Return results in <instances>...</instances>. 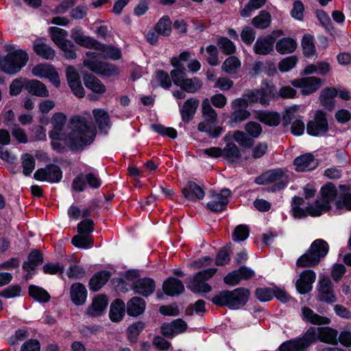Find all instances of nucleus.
Wrapping results in <instances>:
<instances>
[{
  "label": "nucleus",
  "mask_w": 351,
  "mask_h": 351,
  "mask_svg": "<svg viewBox=\"0 0 351 351\" xmlns=\"http://www.w3.org/2000/svg\"><path fill=\"white\" fill-rule=\"evenodd\" d=\"M8 54L0 59V69L8 74H15L19 72L27 64L29 56L22 49H15L11 45L5 46Z\"/></svg>",
  "instance_id": "f03ea898"
},
{
  "label": "nucleus",
  "mask_w": 351,
  "mask_h": 351,
  "mask_svg": "<svg viewBox=\"0 0 351 351\" xmlns=\"http://www.w3.org/2000/svg\"><path fill=\"white\" fill-rule=\"evenodd\" d=\"M93 114L99 129L106 132V130L110 128L108 113L103 109H94Z\"/></svg>",
  "instance_id": "a19ab883"
},
{
  "label": "nucleus",
  "mask_w": 351,
  "mask_h": 351,
  "mask_svg": "<svg viewBox=\"0 0 351 351\" xmlns=\"http://www.w3.org/2000/svg\"><path fill=\"white\" fill-rule=\"evenodd\" d=\"M83 80L86 87L93 92L97 94L105 93L106 86L96 76L92 74H84Z\"/></svg>",
  "instance_id": "473e14b6"
},
{
  "label": "nucleus",
  "mask_w": 351,
  "mask_h": 351,
  "mask_svg": "<svg viewBox=\"0 0 351 351\" xmlns=\"http://www.w3.org/2000/svg\"><path fill=\"white\" fill-rule=\"evenodd\" d=\"M93 229L94 222L90 219H84L77 225L78 234L89 235L93 231Z\"/></svg>",
  "instance_id": "69168bd1"
},
{
  "label": "nucleus",
  "mask_w": 351,
  "mask_h": 351,
  "mask_svg": "<svg viewBox=\"0 0 351 351\" xmlns=\"http://www.w3.org/2000/svg\"><path fill=\"white\" fill-rule=\"evenodd\" d=\"M303 53L306 56H311L315 52V47L313 42V38L309 34L304 36L302 41Z\"/></svg>",
  "instance_id": "bf43d9fd"
},
{
  "label": "nucleus",
  "mask_w": 351,
  "mask_h": 351,
  "mask_svg": "<svg viewBox=\"0 0 351 351\" xmlns=\"http://www.w3.org/2000/svg\"><path fill=\"white\" fill-rule=\"evenodd\" d=\"M302 311L303 319L313 324L325 325L328 324L330 322L329 318L314 313L313 311L308 307H303Z\"/></svg>",
  "instance_id": "f704fd0d"
},
{
  "label": "nucleus",
  "mask_w": 351,
  "mask_h": 351,
  "mask_svg": "<svg viewBox=\"0 0 351 351\" xmlns=\"http://www.w3.org/2000/svg\"><path fill=\"white\" fill-rule=\"evenodd\" d=\"M302 311L303 319L313 324L325 325L328 324L330 322L329 318L314 313L313 311L308 307H303Z\"/></svg>",
  "instance_id": "72a5a7b5"
},
{
  "label": "nucleus",
  "mask_w": 351,
  "mask_h": 351,
  "mask_svg": "<svg viewBox=\"0 0 351 351\" xmlns=\"http://www.w3.org/2000/svg\"><path fill=\"white\" fill-rule=\"evenodd\" d=\"M338 94V91L335 88H325L323 89L319 97V100L322 106L331 112L335 107V97Z\"/></svg>",
  "instance_id": "4be33fe9"
},
{
  "label": "nucleus",
  "mask_w": 351,
  "mask_h": 351,
  "mask_svg": "<svg viewBox=\"0 0 351 351\" xmlns=\"http://www.w3.org/2000/svg\"><path fill=\"white\" fill-rule=\"evenodd\" d=\"M187 329V324L181 319H177L169 323H164L161 326L162 334L168 338L185 332Z\"/></svg>",
  "instance_id": "dca6fc26"
},
{
  "label": "nucleus",
  "mask_w": 351,
  "mask_h": 351,
  "mask_svg": "<svg viewBox=\"0 0 351 351\" xmlns=\"http://www.w3.org/2000/svg\"><path fill=\"white\" fill-rule=\"evenodd\" d=\"M43 262L42 253L38 250H32L28 255L27 261L23 264V269L27 272L34 271Z\"/></svg>",
  "instance_id": "2f4dec72"
},
{
  "label": "nucleus",
  "mask_w": 351,
  "mask_h": 351,
  "mask_svg": "<svg viewBox=\"0 0 351 351\" xmlns=\"http://www.w3.org/2000/svg\"><path fill=\"white\" fill-rule=\"evenodd\" d=\"M155 282L150 278H144L135 280L132 286V289L137 294L147 297L154 293Z\"/></svg>",
  "instance_id": "6ab92c4d"
},
{
  "label": "nucleus",
  "mask_w": 351,
  "mask_h": 351,
  "mask_svg": "<svg viewBox=\"0 0 351 351\" xmlns=\"http://www.w3.org/2000/svg\"><path fill=\"white\" fill-rule=\"evenodd\" d=\"M33 50L37 56L45 60H53L56 56L55 50L42 40H37L34 43Z\"/></svg>",
  "instance_id": "7c9ffc66"
},
{
  "label": "nucleus",
  "mask_w": 351,
  "mask_h": 351,
  "mask_svg": "<svg viewBox=\"0 0 351 351\" xmlns=\"http://www.w3.org/2000/svg\"><path fill=\"white\" fill-rule=\"evenodd\" d=\"M145 328V323L139 321L136 323H134L132 324L129 328H128V337L129 340L134 343L137 340V337L139 335L140 332L144 329Z\"/></svg>",
  "instance_id": "6e6d98bb"
},
{
  "label": "nucleus",
  "mask_w": 351,
  "mask_h": 351,
  "mask_svg": "<svg viewBox=\"0 0 351 351\" xmlns=\"http://www.w3.org/2000/svg\"><path fill=\"white\" fill-rule=\"evenodd\" d=\"M191 56V53L189 51L182 52L178 57H173L171 59V64L174 67L173 70H171L170 74L172 75L174 71L183 70V71H186V68L184 64L182 63V61H187Z\"/></svg>",
  "instance_id": "3c124183"
},
{
  "label": "nucleus",
  "mask_w": 351,
  "mask_h": 351,
  "mask_svg": "<svg viewBox=\"0 0 351 351\" xmlns=\"http://www.w3.org/2000/svg\"><path fill=\"white\" fill-rule=\"evenodd\" d=\"M231 192L228 189H223L220 193H212L213 200L207 204V207L213 212H221L226 208L228 204V197Z\"/></svg>",
  "instance_id": "4468645a"
},
{
  "label": "nucleus",
  "mask_w": 351,
  "mask_h": 351,
  "mask_svg": "<svg viewBox=\"0 0 351 351\" xmlns=\"http://www.w3.org/2000/svg\"><path fill=\"white\" fill-rule=\"evenodd\" d=\"M337 195V190L335 184L328 182L320 190L314 204H308L306 210L308 215L313 217L320 216L323 213L331 209L330 203L335 200Z\"/></svg>",
  "instance_id": "7ed1b4c3"
},
{
  "label": "nucleus",
  "mask_w": 351,
  "mask_h": 351,
  "mask_svg": "<svg viewBox=\"0 0 351 351\" xmlns=\"http://www.w3.org/2000/svg\"><path fill=\"white\" fill-rule=\"evenodd\" d=\"M254 182L260 185L276 183L271 189L272 191H280L288 183L287 175L281 169L267 171L255 178Z\"/></svg>",
  "instance_id": "423d86ee"
},
{
  "label": "nucleus",
  "mask_w": 351,
  "mask_h": 351,
  "mask_svg": "<svg viewBox=\"0 0 351 351\" xmlns=\"http://www.w3.org/2000/svg\"><path fill=\"white\" fill-rule=\"evenodd\" d=\"M216 271L217 269L215 268H210L199 271L193 278L189 280L187 288L195 293L210 291L211 287L205 281L211 278Z\"/></svg>",
  "instance_id": "6e6552de"
},
{
  "label": "nucleus",
  "mask_w": 351,
  "mask_h": 351,
  "mask_svg": "<svg viewBox=\"0 0 351 351\" xmlns=\"http://www.w3.org/2000/svg\"><path fill=\"white\" fill-rule=\"evenodd\" d=\"M199 104V101L196 98H190L184 103L180 110L184 122L188 123L193 118Z\"/></svg>",
  "instance_id": "393cba45"
},
{
  "label": "nucleus",
  "mask_w": 351,
  "mask_h": 351,
  "mask_svg": "<svg viewBox=\"0 0 351 351\" xmlns=\"http://www.w3.org/2000/svg\"><path fill=\"white\" fill-rule=\"evenodd\" d=\"M256 297L261 302L271 300L274 297V290L271 288H258L255 291Z\"/></svg>",
  "instance_id": "680f3d73"
},
{
  "label": "nucleus",
  "mask_w": 351,
  "mask_h": 351,
  "mask_svg": "<svg viewBox=\"0 0 351 351\" xmlns=\"http://www.w3.org/2000/svg\"><path fill=\"white\" fill-rule=\"evenodd\" d=\"M233 138L242 147L250 148L254 144V140L250 138L245 132L242 131H235L233 134Z\"/></svg>",
  "instance_id": "13d9d810"
},
{
  "label": "nucleus",
  "mask_w": 351,
  "mask_h": 351,
  "mask_svg": "<svg viewBox=\"0 0 351 351\" xmlns=\"http://www.w3.org/2000/svg\"><path fill=\"white\" fill-rule=\"evenodd\" d=\"M71 298L76 305L83 304L87 297V291L82 283L76 282L71 285L70 289Z\"/></svg>",
  "instance_id": "c85d7f7f"
},
{
  "label": "nucleus",
  "mask_w": 351,
  "mask_h": 351,
  "mask_svg": "<svg viewBox=\"0 0 351 351\" xmlns=\"http://www.w3.org/2000/svg\"><path fill=\"white\" fill-rule=\"evenodd\" d=\"M217 44L221 51L226 55L233 54L236 51V47L234 44L226 37L218 38Z\"/></svg>",
  "instance_id": "864d4df0"
},
{
  "label": "nucleus",
  "mask_w": 351,
  "mask_h": 351,
  "mask_svg": "<svg viewBox=\"0 0 351 351\" xmlns=\"http://www.w3.org/2000/svg\"><path fill=\"white\" fill-rule=\"evenodd\" d=\"M250 112L245 109L234 110L230 116V120L234 123H240L247 119Z\"/></svg>",
  "instance_id": "338daca9"
},
{
  "label": "nucleus",
  "mask_w": 351,
  "mask_h": 351,
  "mask_svg": "<svg viewBox=\"0 0 351 351\" xmlns=\"http://www.w3.org/2000/svg\"><path fill=\"white\" fill-rule=\"evenodd\" d=\"M318 298L320 301L326 303L336 302V297L333 290V285L328 277L323 276L318 282Z\"/></svg>",
  "instance_id": "f8f14e48"
},
{
  "label": "nucleus",
  "mask_w": 351,
  "mask_h": 351,
  "mask_svg": "<svg viewBox=\"0 0 351 351\" xmlns=\"http://www.w3.org/2000/svg\"><path fill=\"white\" fill-rule=\"evenodd\" d=\"M271 20L270 14L265 10H262L252 19V23L258 29H265L269 26Z\"/></svg>",
  "instance_id": "49530a36"
},
{
  "label": "nucleus",
  "mask_w": 351,
  "mask_h": 351,
  "mask_svg": "<svg viewBox=\"0 0 351 351\" xmlns=\"http://www.w3.org/2000/svg\"><path fill=\"white\" fill-rule=\"evenodd\" d=\"M108 304V298L104 295H99L96 296L91 306L87 309V314L91 317H97L100 315L107 307Z\"/></svg>",
  "instance_id": "cd10ccee"
},
{
  "label": "nucleus",
  "mask_w": 351,
  "mask_h": 351,
  "mask_svg": "<svg viewBox=\"0 0 351 351\" xmlns=\"http://www.w3.org/2000/svg\"><path fill=\"white\" fill-rule=\"evenodd\" d=\"M23 173L25 176H29L35 168V159L29 154H25L21 157Z\"/></svg>",
  "instance_id": "5fc2aeb1"
},
{
  "label": "nucleus",
  "mask_w": 351,
  "mask_h": 351,
  "mask_svg": "<svg viewBox=\"0 0 351 351\" xmlns=\"http://www.w3.org/2000/svg\"><path fill=\"white\" fill-rule=\"evenodd\" d=\"M250 295L247 289L237 288L233 291H223L212 298V302L218 306H226L231 309H238L244 306Z\"/></svg>",
  "instance_id": "20e7f679"
},
{
  "label": "nucleus",
  "mask_w": 351,
  "mask_h": 351,
  "mask_svg": "<svg viewBox=\"0 0 351 351\" xmlns=\"http://www.w3.org/2000/svg\"><path fill=\"white\" fill-rule=\"evenodd\" d=\"M241 66V61L236 56L228 58L222 64L221 69L228 74H236Z\"/></svg>",
  "instance_id": "c03bdc74"
},
{
  "label": "nucleus",
  "mask_w": 351,
  "mask_h": 351,
  "mask_svg": "<svg viewBox=\"0 0 351 351\" xmlns=\"http://www.w3.org/2000/svg\"><path fill=\"white\" fill-rule=\"evenodd\" d=\"M316 274L313 270L303 271L295 282L298 291L301 294L308 293L312 289V285L315 281Z\"/></svg>",
  "instance_id": "2eb2a0df"
},
{
  "label": "nucleus",
  "mask_w": 351,
  "mask_h": 351,
  "mask_svg": "<svg viewBox=\"0 0 351 351\" xmlns=\"http://www.w3.org/2000/svg\"><path fill=\"white\" fill-rule=\"evenodd\" d=\"M280 351H305L306 348L300 339H295L287 341L279 347Z\"/></svg>",
  "instance_id": "09e8293b"
},
{
  "label": "nucleus",
  "mask_w": 351,
  "mask_h": 351,
  "mask_svg": "<svg viewBox=\"0 0 351 351\" xmlns=\"http://www.w3.org/2000/svg\"><path fill=\"white\" fill-rule=\"evenodd\" d=\"M256 119L269 126H277L280 123V116L278 112L259 110L254 114Z\"/></svg>",
  "instance_id": "c756f323"
},
{
  "label": "nucleus",
  "mask_w": 351,
  "mask_h": 351,
  "mask_svg": "<svg viewBox=\"0 0 351 351\" xmlns=\"http://www.w3.org/2000/svg\"><path fill=\"white\" fill-rule=\"evenodd\" d=\"M322 82L317 77H305L293 80L291 84L300 88L302 93L308 95L316 92L322 86Z\"/></svg>",
  "instance_id": "9b49d317"
},
{
  "label": "nucleus",
  "mask_w": 351,
  "mask_h": 351,
  "mask_svg": "<svg viewBox=\"0 0 351 351\" xmlns=\"http://www.w3.org/2000/svg\"><path fill=\"white\" fill-rule=\"evenodd\" d=\"M162 290L167 295L174 296L182 293L184 286L180 280L170 277L163 282Z\"/></svg>",
  "instance_id": "5701e85b"
},
{
  "label": "nucleus",
  "mask_w": 351,
  "mask_h": 351,
  "mask_svg": "<svg viewBox=\"0 0 351 351\" xmlns=\"http://www.w3.org/2000/svg\"><path fill=\"white\" fill-rule=\"evenodd\" d=\"M125 305L123 301L115 300L110 306L109 316L112 322H119L124 316Z\"/></svg>",
  "instance_id": "58836bf2"
},
{
  "label": "nucleus",
  "mask_w": 351,
  "mask_h": 351,
  "mask_svg": "<svg viewBox=\"0 0 351 351\" xmlns=\"http://www.w3.org/2000/svg\"><path fill=\"white\" fill-rule=\"evenodd\" d=\"M206 51L208 53L206 58L208 62L212 66L217 65L219 64L217 48L215 45H210L206 47Z\"/></svg>",
  "instance_id": "774afa93"
},
{
  "label": "nucleus",
  "mask_w": 351,
  "mask_h": 351,
  "mask_svg": "<svg viewBox=\"0 0 351 351\" xmlns=\"http://www.w3.org/2000/svg\"><path fill=\"white\" fill-rule=\"evenodd\" d=\"M296 47V42L291 38H282L276 45V51L281 54L292 53Z\"/></svg>",
  "instance_id": "37998d69"
},
{
  "label": "nucleus",
  "mask_w": 351,
  "mask_h": 351,
  "mask_svg": "<svg viewBox=\"0 0 351 351\" xmlns=\"http://www.w3.org/2000/svg\"><path fill=\"white\" fill-rule=\"evenodd\" d=\"M110 273L106 271L97 272L90 279L89 287L93 291H99L109 280Z\"/></svg>",
  "instance_id": "e433bc0d"
},
{
  "label": "nucleus",
  "mask_w": 351,
  "mask_h": 351,
  "mask_svg": "<svg viewBox=\"0 0 351 351\" xmlns=\"http://www.w3.org/2000/svg\"><path fill=\"white\" fill-rule=\"evenodd\" d=\"M71 38L75 43L86 48H93L97 45V41L94 38L84 36L80 29H73L71 31Z\"/></svg>",
  "instance_id": "4c0bfd02"
},
{
  "label": "nucleus",
  "mask_w": 351,
  "mask_h": 351,
  "mask_svg": "<svg viewBox=\"0 0 351 351\" xmlns=\"http://www.w3.org/2000/svg\"><path fill=\"white\" fill-rule=\"evenodd\" d=\"M71 243L77 247L90 248L93 241L90 235L77 234L72 238Z\"/></svg>",
  "instance_id": "8fccbe9b"
},
{
  "label": "nucleus",
  "mask_w": 351,
  "mask_h": 351,
  "mask_svg": "<svg viewBox=\"0 0 351 351\" xmlns=\"http://www.w3.org/2000/svg\"><path fill=\"white\" fill-rule=\"evenodd\" d=\"M202 113L203 121L198 124L199 131L207 130L206 128L209 125H214L218 121V114L216 110L210 104L209 99L205 98L202 103Z\"/></svg>",
  "instance_id": "9d476101"
},
{
  "label": "nucleus",
  "mask_w": 351,
  "mask_h": 351,
  "mask_svg": "<svg viewBox=\"0 0 351 351\" xmlns=\"http://www.w3.org/2000/svg\"><path fill=\"white\" fill-rule=\"evenodd\" d=\"M34 176L38 180L58 182L62 178V171L58 166L51 165L44 169H38Z\"/></svg>",
  "instance_id": "ddd939ff"
},
{
  "label": "nucleus",
  "mask_w": 351,
  "mask_h": 351,
  "mask_svg": "<svg viewBox=\"0 0 351 351\" xmlns=\"http://www.w3.org/2000/svg\"><path fill=\"white\" fill-rule=\"evenodd\" d=\"M90 119V117L88 119L81 115L71 117L69 121L70 132L66 134L62 130L66 117L62 112H56L51 117L52 130L49 136L53 139L64 141L73 151H82L94 141L97 134L96 128L91 125Z\"/></svg>",
  "instance_id": "f257e3e1"
},
{
  "label": "nucleus",
  "mask_w": 351,
  "mask_h": 351,
  "mask_svg": "<svg viewBox=\"0 0 351 351\" xmlns=\"http://www.w3.org/2000/svg\"><path fill=\"white\" fill-rule=\"evenodd\" d=\"M276 38L272 35L258 38L254 45V51L256 54L265 56L274 50Z\"/></svg>",
  "instance_id": "f3484780"
},
{
  "label": "nucleus",
  "mask_w": 351,
  "mask_h": 351,
  "mask_svg": "<svg viewBox=\"0 0 351 351\" xmlns=\"http://www.w3.org/2000/svg\"><path fill=\"white\" fill-rule=\"evenodd\" d=\"M230 138L231 136L230 134H227L223 138V140L227 143L224 148L222 149V157H223L229 162L233 163L241 158V153L235 143L229 142Z\"/></svg>",
  "instance_id": "aec40b11"
},
{
  "label": "nucleus",
  "mask_w": 351,
  "mask_h": 351,
  "mask_svg": "<svg viewBox=\"0 0 351 351\" xmlns=\"http://www.w3.org/2000/svg\"><path fill=\"white\" fill-rule=\"evenodd\" d=\"M171 77L176 86H180L182 90L189 93L198 92L203 86V82L199 77L189 78L186 71H183V70L174 71Z\"/></svg>",
  "instance_id": "0eeeda50"
},
{
  "label": "nucleus",
  "mask_w": 351,
  "mask_h": 351,
  "mask_svg": "<svg viewBox=\"0 0 351 351\" xmlns=\"http://www.w3.org/2000/svg\"><path fill=\"white\" fill-rule=\"evenodd\" d=\"M297 171H306L315 169L317 162L312 154L306 153L300 156L297 157L293 162Z\"/></svg>",
  "instance_id": "412c9836"
},
{
  "label": "nucleus",
  "mask_w": 351,
  "mask_h": 351,
  "mask_svg": "<svg viewBox=\"0 0 351 351\" xmlns=\"http://www.w3.org/2000/svg\"><path fill=\"white\" fill-rule=\"evenodd\" d=\"M271 91L267 93L264 90H247L243 95L247 100V103H256L259 101L263 106L269 105V100L274 97Z\"/></svg>",
  "instance_id": "a211bd4d"
},
{
  "label": "nucleus",
  "mask_w": 351,
  "mask_h": 351,
  "mask_svg": "<svg viewBox=\"0 0 351 351\" xmlns=\"http://www.w3.org/2000/svg\"><path fill=\"white\" fill-rule=\"evenodd\" d=\"M152 128L155 132L162 136H167L172 138H175L177 136V132L173 128H166L160 124H153Z\"/></svg>",
  "instance_id": "e2e57ef3"
},
{
  "label": "nucleus",
  "mask_w": 351,
  "mask_h": 351,
  "mask_svg": "<svg viewBox=\"0 0 351 351\" xmlns=\"http://www.w3.org/2000/svg\"><path fill=\"white\" fill-rule=\"evenodd\" d=\"M250 230L245 225H239L232 233V239L235 241H242L245 240L249 236Z\"/></svg>",
  "instance_id": "052dcab7"
},
{
  "label": "nucleus",
  "mask_w": 351,
  "mask_h": 351,
  "mask_svg": "<svg viewBox=\"0 0 351 351\" xmlns=\"http://www.w3.org/2000/svg\"><path fill=\"white\" fill-rule=\"evenodd\" d=\"M25 88L29 93L37 97H47L49 95L46 86L37 80H25Z\"/></svg>",
  "instance_id": "b1692460"
},
{
  "label": "nucleus",
  "mask_w": 351,
  "mask_h": 351,
  "mask_svg": "<svg viewBox=\"0 0 351 351\" xmlns=\"http://www.w3.org/2000/svg\"><path fill=\"white\" fill-rule=\"evenodd\" d=\"M302 311L303 319L313 324L325 325L328 324L330 322L329 318L314 313L313 311L308 307H303Z\"/></svg>",
  "instance_id": "c9c22d12"
},
{
  "label": "nucleus",
  "mask_w": 351,
  "mask_h": 351,
  "mask_svg": "<svg viewBox=\"0 0 351 351\" xmlns=\"http://www.w3.org/2000/svg\"><path fill=\"white\" fill-rule=\"evenodd\" d=\"M183 196L188 200L196 201L204 197V191L201 186L194 182H189L182 190Z\"/></svg>",
  "instance_id": "a878e982"
},
{
  "label": "nucleus",
  "mask_w": 351,
  "mask_h": 351,
  "mask_svg": "<svg viewBox=\"0 0 351 351\" xmlns=\"http://www.w3.org/2000/svg\"><path fill=\"white\" fill-rule=\"evenodd\" d=\"M93 48L101 51L100 55L105 58L119 60L121 58V51L112 45H104L97 42V45H95Z\"/></svg>",
  "instance_id": "ea45409f"
},
{
  "label": "nucleus",
  "mask_w": 351,
  "mask_h": 351,
  "mask_svg": "<svg viewBox=\"0 0 351 351\" xmlns=\"http://www.w3.org/2000/svg\"><path fill=\"white\" fill-rule=\"evenodd\" d=\"M145 306V301L141 298L135 296L128 302L126 311L130 316L137 317L144 313Z\"/></svg>",
  "instance_id": "bb28decb"
},
{
  "label": "nucleus",
  "mask_w": 351,
  "mask_h": 351,
  "mask_svg": "<svg viewBox=\"0 0 351 351\" xmlns=\"http://www.w3.org/2000/svg\"><path fill=\"white\" fill-rule=\"evenodd\" d=\"M51 38L53 43L58 47L68 40L66 39L68 34L67 32L63 29L57 27H52L49 29Z\"/></svg>",
  "instance_id": "603ef678"
},
{
  "label": "nucleus",
  "mask_w": 351,
  "mask_h": 351,
  "mask_svg": "<svg viewBox=\"0 0 351 351\" xmlns=\"http://www.w3.org/2000/svg\"><path fill=\"white\" fill-rule=\"evenodd\" d=\"M297 61L298 59L295 56L284 58L279 62L278 69L282 72L288 71L295 66Z\"/></svg>",
  "instance_id": "0e129e2a"
},
{
  "label": "nucleus",
  "mask_w": 351,
  "mask_h": 351,
  "mask_svg": "<svg viewBox=\"0 0 351 351\" xmlns=\"http://www.w3.org/2000/svg\"><path fill=\"white\" fill-rule=\"evenodd\" d=\"M155 31L163 36H168L171 32V21L168 16H162L155 25Z\"/></svg>",
  "instance_id": "de8ad7c7"
},
{
  "label": "nucleus",
  "mask_w": 351,
  "mask_h": 351,
  "mask_svg": "<svg viewBox=\"0 0 351 351\" xmlns=\"http://www.w3.org/2000/svg\"><path fill=\"white\" fill-rule=\"evenodd\" d=\"M338 332L329 327L318 328V339L324 343L337 344Z\"/></svg>",
  "instance_id": "79ce46f5"
},
{
  "label": "nucleus",
  "mask_w": 351,
  "mask_h": 351,
  "mask_svg": "<svg viewBox=\"0 0 351 351\" xmlns=\"http://www.w3.org/2000/svg\"><path fill=\"white\" fill-rule=\"evenodd\" d=\"M329 250L328 243L321 239L315 240L308 251L298 258L296 265L298 267H312L317 266Z\"/></svg>",
  "instance_id": "39448f33"
},
{
  "label": "nucleus",
  "mask_w": 351,
  "mask_h": 351,
  "mask_svg": "<svg viewBox=\"0 0 351 351\" xmlns=\"http://www.w3.org/2000/svg\"><path fill=\"white\" fill-rule=\"evenodd\" d=\"M62 51L63 56L66 59H75L77 57L76 47L72 41L68 40L59 46Z\"/></svg>",
  "instance_id": "4d7b16f0"
},
{
  "label": "nucleus",
  "mask_w": 351,
  "mask_h": 351,
  "mask_svg": "<svg viewBox=\"0 0 351 351\" xmlns=\"http://www.w3.org/2000/svg\"><path fill=\"white\" fill-rule=\"evenodd\" d=\"M29 295L34 300L40 302H47L51 298L46 290L35 285H30L29 287Z\"/></svg>",
  "instance_id": "a18cd8bd"
},
{
  "label": "nucleus",
  "mask_w": 351,
  "mask_h": 351,
  "mask_svg": "<svg viewBox=\"0 0 351 351\" xmlns=\"http://www.w3.org/2000/svg\"><path fill=\"white\" fill-rule=\"evenodd\" d=\"M329 130L326 113L322 110H316L313 119L306 124V132L311 136H318Z\"/></svg>",
  "instance_id": "1a4fd4ad"
}]
</instances>
